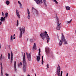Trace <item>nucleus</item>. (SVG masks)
I'll use <instances>...</instances> for the list:
<instances>
[{"label":"nucleus","mask_w":76,"mask_h":76,"mask_svg":"<svg viewBox=\"0 0 76 76\" xmlns=\"http://www.w3.org/2000/svg\"><path fill=\"white\" fill-rule=\"evenodd\" d=\"M40 38L43 40H44L46 38L47 40V43L50 41V37L47 34V31H45L44 33H41L40 34Z\"/></svg>","instance_id":"nucleus-1"},{"label":"nucleus","mask_w":76,"mask_h":76,"mask_svg":"<svg viewBox=\"0 0 76 76\" xmlns=\"http://www.w3.org/2000/svg\"><path fill=\"white\" fill-rule=\"evenodd\" d=\"M22 55L23 56V70L24 72H26V66H27V63L26 61V57L25 56V53H24V54L22 53Z\"/></svg>","instance_id":"nucleus-2"},{"label":"nucleus","mask_w":76,"mask_h":76,"mask_svg":"<svg viewBox=\"0 0 76 76\" xmlns=\"http://www.w3.org/2000/svg\"><path fill=\"white\" fill-rule=\"evenodd\" d=\"M57 75L58 76H62V73H63V72L61 71V68L59 64H58V66L57 67ZM61 72V73H60Z\"/></svg>","instance_id":"nucleus-3"},{"label":"nucleus","mask_w":76,"mask_h":76,"mask_svg":"<svg viewBox=\"0 0 76 76\" xmlns=\"http://www.w3.org/2000/svg\"><path fill=\"white\" fill-rule=\"evenodd\" d=\"M56 19L57 20V26L56 27V29L58 31H59L60 29V28L61 27V23L60 24V23L59 22V20H58V18H57V17H56Z\"/></svg>","instance_id":"nucleus-4"},{"label":"nucleus","mask_w":76,"mask_h":76,"mask_svg":"<svg viewBox=\"0 0 76 76\" xmlns=\"http://www.w3.org/2000/svg\"><path fill=\"white\" fill-rule=\"evenodd\" d=\"M32 11L33 14L34 15H38L39 14L38 11V10H37L35 8H34V7H32Z\"/></svg>","instance_id":"nucleus-5"},{"label":"nucleus","mask_w":76,"mask_h":76,"mask_svg":"<svg viewBox=\"0 0 76 76\" xmlns=\"http://www.w3.org/2000/svg\"><path fill=\"white\" fill-rule=\"evenodd\" d=\"M29 54H28V53L26 52V55L27 56V58L28 59V61H30L32 60V59L31 58V52L29 53Z\"/></svg>","instance_id":"nucleus-6"},{"label":"nucleus","mask_w":76,"mask_h":76,"mask_svg":"<svg viewBox=\"0 0 76 76\" xmlns=\"http://www.w3.org/2000/svg\"><path fill=\"white\" fill-rule=\"evenodd\" d=\"M34 1H35L38 4L41 5V4H42V0H34Z\"/></svg>","instance_id":"nucleus-7"},{"label":"nucleus","mask_w":76,"mask_h":76,"mask_svg":"<svg viewBox=\"0 0 76 76\" xmlns=\"http://www.w3.org/2000/svg\"><path fill=\"white\" fill-rule=\"evenodd\" d=\"M45 50L47 55H48V53H49L50 52V49H49V48L47 47L45 48Z\"/></svg>","instance_id":"nucleus-8"},{"label":"nucleus","mask_w":76,"mask_h":76,"mask_svg":"<svg viewBox=\"0 0 76 76\" xmlns=\"http://www.w3.org/2000/svg\"><path fill=\"white\" fill-rule=\"evenodd\" d=\"M27 13L28 14L27 18L28 19H30L31 18V14H30V12H29V10L28 8L27 9Z\"/></svg>","instance_id":"nucleus-9"},{"label":"nucleus","mask_w":76,"mask_h":76,"mask_svg":"<svg viewBox=\"0 0 76 76\" xmlns=\"http://www.w3.org/2000/svg\"><path fill=\"white\" fill-rule=\"evenodd\" d=\"M22 28H21V27L19 28V30H20V36H19V37L20 38H21L22 37L23 33H22Z\"/></svg>","instance_id":"nucleus-10"},{"label":"nucleus","mask_w":76,"mask_h":76,"mask_svg":"<svg viewBox=\"0 0 76 76\" xmlns=\"http://www.w3.org/2000/svg\"><path fill=\"white\" fill-rule=\"evenodd\" d=\"M66 40V39H65V38L64 37V34L63 33H62V37L61 39V41H64Z\"/></svg>","instance_id":"nucleus-11"},{"label":"nucleus","mask_w":76,"mask_h":76,"mask_svg":"<svg viewBox=\"0 0 76 76\" xmlns=\"http://www.w3.org/2000/svg\"><path fill=\"white\" fill-rule=\"evenodd\" d=\"M13 60V53L12 51H11V61H10L11 63H12V61Z\"/></svg>","instance_id":"nucleus-12"},{"label":"nucleus","mask_w":76,"mask_h":76,"mask_svg":"<svg viewBox=\"0 0 76 76\" xmlns=\"http://www.w3.org/2000/svg\"><path fill=\"white\" fill-rule=\"evenodd\" d=\"M16 13L17 16L18 17L19 19H20V15H19V11L18 10H16Z\"/></svg>","instance_id":"nucleus-13"},{"label":"nucleus","mask_w":76,"mask_h":76,"mask_svg":"<svg viewBox=\"0 0 76 76\" xmlns=\"http://www.w3.org/2000/svg\"><path fill=\"white\" fill-rule=\"evenodd\" d=\"M18 3L20 4V7L21 9H22L23 7H22V4L19 1H18Z\"/></svg>","instance_id":"nucleus-14"},{"label":"nucleus","mask_w":76,"mask_h":76,"mask_svg":"<svg viewBox=\"0 0 76 76\" xmlns=\"http://www.w3.org/2000/svg\"><path fill=\"white\" fill-rule=\"evenodd\" d=\"M14 70L15 71V72H16V70H17V69H16V61H14Z\"/></svg>","instance_id":"nucleus-15"},{"label":"nucleus","mask_w":76,"mask_h":76,"mask_svg":"<svg viewBox=\"0 0 76 76\" xmlns=\"http://www.w3.org/2000/svg\"><path fill=\"white\" fill-rule=\"evenodd\" d=\"M40 59H41V57H40L39 56H38L37 57V61H38V62H39V61H40Z\"/></svg>","instance_id":"nucleus-16"},{"label":"nucleus","mask_w":76,"mask_h":76,"mask_svg":"<svg viewBox=\"0 0 76 76\" xmlns=\"http://www.w3.org/2000/svg\"><path fill=\"white\" fill-rule=\"evenodd\" d=\"M0 20H1V22H5V21H6V20H5V19H4L3 18V17H2L1 18V19H0Z\"/></svg>","instance_id":"nucleus-17"},{"label":"nucleus","mask_w":76,"mask_h":76,"mask_svg":"<svg viewBox=\"0 0 76 76\" xmlns=\"http://www.w3.org/2000/svg\"><path fill=\"white\" fill-rule=\"evenodd\" d=\"M33 49H34V50H36L37 49V46H36V44H35V43L34 44L33 50Z\"/></svg>","instance_id":"nucleus-18"},{"label":"nucleus","mask_w":76,"mask_h":76,"mask_svg":"<svg viewBox=\"0 0 76 76\" xmlns=\"http://www.w3.org/2000/svg\"><path fill=\"white\" fill-rule=\"evenodd\" d=\"M22 31H23V33L24 34H25V27H24V26L23 27Z\"/></svg>","instance_id":"nucleus-19"},{"label":"nucleus","mask_w":76,"mask_h":76,"mask_svg":"<svg viewBox=\"0 0 76 76\" xmlns=\"http://www.w3.org/2000/svg\"><path fill=\"white\" fill-rule=\"evenodd\" d=\"M63 44V41H62L61 40H60L59 43V46H61L62 45V44Z\"/></svg>","instance_id":"nucleus-20"},{"label":"nucleus","mask_w":76,"mask_h":76,"mask_svg":"<svg viewBox=\"0 0 76 76\" xmlns=\"http://www.w3.org/2000/svg\"><path fill=\"white\" fill-rule=\"evenodd\" d=\"M65 8L66 10H70V7L69 6L66 7Z\"/></svg>","instance_id":"nucleus-21"},{"label":"nucleus","mask_w":76,"mask_h":76,"mask_svg":"<svg viewBox=\"0 0 76 76\" xmlns=\"http://www.w3.org/2000/svg\"><path fill=\"white\" fill-rule=\"evenodd\" d=\"M10 3V2L9 1L7 0L6 1V4L7 5H9Z\"/></svg>","instance_id":"nucleus-22"},{"label":"nucleus","mask_w":76,"mask_h":76,"mask_svg":"<svg viewBox=\"0 0 76 76\" xmlns=\"http://www.w3.org/2000/svg\"><path fill=\"white\" fill-rule=\"evenodd\" d=\"M8 59H10V53H8Z\"/></svg>","instance_id":"nucleus-23"},{"label":"nucleus","mask_w":76,"mask_h":76,"mask_svg":"<svg viewBox=\"0 0 76 76\" xmlns=\"http://www.w3.org/2000/svg\"><path fill=\"white\" fill-rule=\"evenodd\" d=\"M10 41L11 42H12V41H13V36L12 35L11 36Z\"/></svg>","instance_id":"nucleus-24"},{"label":"nucleus","mask_w":76,"mask_h":76,"mask_svg":"<svg viewBox=\"0 0 76 76\" xmlns=\"http://www.w3.org/2000/svg\"><path fill=\"white\" fill-rule=\"evenodd\" d=\"M44 63V61L43 60V56H42V64H43Z\"/></svg>","instance_id":"nucleus-25"},{"label":"nucleus","mask_w":76,"mask_h":76,"mask_svg":"<svg viewBox=\"0 0 76 76\" xmlns=\"http://www.w3.org/2000/svg\"><path fill=\"white\" fill-rule=\"evenodd\" d=\"M8 16H9V14H8V13L6 12L5 13V17L6 18H7Z\"/></svg>","instance_id":"nucleus-26"},{"label":"nucleus","mask_w":76,"mask_h":76,"mask_svg":"<svg viewBox=\"0 0 76 76\" xmlns=\"http://www.w3.org/2000/svg\"><path fill=\"white\" fill-rule=\"evenodd\" d=\"M2 56V54H1V56H0V61H1L2 60V58L3 57Z\"/></svg>","instance_id":"nucleus-27"},{"label":"nucleus","mask_w":76,"mask_h":76,"mask_svg":"<svg viewBox=\"0 0 76 76\" xmlns=\"http://www.w3.org/2000/svg\"><path fill=\"white\" fill-rule=\"evenodd\" d=\"M63 42L65 44H68L67 42V41H66V40H65Z\"/></svg>","instance_id":"nucleus-28"},{"label":"nucleus","mask_w":76,"mask_h":76,"mask_svg":"<svg viewBox=\"0 0 76 76\" xmlns=\"http://www.w3.org/2000/svg\"><path fill=\"white\" fill-rule=\"evenodd\" d=\"M19 26V20H17V26Z\"/></svg>","instance_id":"nucleus-29"},{"label":"nucleus","mask_w":76,"mask_h":76,"mask_svg":"<svg viewBox=\"0 0 76 76\" xmlns=\"http://www.w3.org/2000/svg\"><path fill=\"white\" fill-rule=\"evenodd\" d=\"M72 20L71 19L69 21H67V23H71V22H72Z\"/></svg>","instance_id":"nucleus-30"},{"label":"nucleus","mask_w":76,"mask_h":76,"mask_svg":"<svg viewBox=\"0 0 76 76\" xmlns=\"http://www.w3.org/2000/svg\"><path fill=\"white\" fill-rule=\"evenodd\" d=\"M53 0V1H54V2L56 3V4H58V2L57 1H56V0Z\"/></svg>","instance_id":"nucleus-31"},{"label":"nucleus","mask_w":76,"mask_h":76,"mask_svg":"<svg viewBox=\"0 0 76 76\" xmlns=\"http://www.w3.org/2000/svg\"><path fill=\"white\" fill-rule=\"evenodd\" d=\"M30 41L31 42H34V40L32 39H30Z\"/></svg>","instance_id":"nucleus-32"},{"label":"nucleus","mask_w":76,"mask_h":76,"mask_svg":"<svg viewBox=\"0 0 76 76\" xmlns=\"http://www.w3.org/2000/svg\"><path fill=\"white\" fill-rule=\"evenodd\" d=\"M46 2H44L45 6V7H47V4H46Z\"/></svg>","instance_id":"nucleus-33"},{"label":"nucleus","mask_w":76,"mask_h":76,"mask_svg":"<svg viewBox=\"0 0 76 76\" xmlns=\"http://www.w3.org/2000/svg\"><path fill=\"white\" fill-rule=\"evenodd\" d=\"M0 65L1 67H3V64H2V63H1V62Z\"/></svg>","instance_id":"nucleus-34"},{"label":"nucleus","mask_w":76,"mask_h":76,"mask_svg":"<svg viewBox=\"0 0 76 76\" xmlns=\"http://www.w3.org/2000/svg\"><path fill=\"white\" fill-rule=\"evenodd\" d=\"M47 67L48 68V69L49 68V65H48V64L47 65Z\"/></svg>","instance_id":"nucleus-35"},{"label":"nucleus","mask_w":76,"mask_h":76,"mask_svg":"<svg viewBox=\"0 0 76 76\" xmlns=\"http://www.w3.org/2000/svg\"><path fill=\"white\" fill-rule=\"evenodd\" d=\"M5 75L7 76H9V75L8 74H7L6 73H5Z\"/></svg>","instance_id":"nucleus-36"},{"label":"nucleus","mask_w":76,"mask_h":76,"mask_svg":"<svg viewBox=\"0 0 76 76\" xmlns=\"http://www.w3.org/2000/svg\"><path fill=\"white\" fill-rule=\"evenodd\" d=\"M1 71H3V67H1Z\"/></svg>","instance_id":"nucleus-37"},{"label":"nucleus","mask_w":76,"mask_h":76,"mask_svg":"<svg viewBox=\"0 0 76 76\" xmlns=\"http://www.w3.org/2000/svg\"><path fill=\"white\" fill-rule=\"evenodd\" d=\"M39 53H41V50L40 48H39Z\"/></svg>","instance_id":"nucleus-38"},{"label":"nucleus","mask_w":76,"mask_h":76,"mask_svg":"<svg viewBox=\"0 0 76 76\" xmlns=\"http://www.w3.org/2000/svg\"><path fill=\"white\" fill-rule=\"evenodd\" d=\"M2 15L3 16H4V14L3 13V12H2Z\"/></svg>","instance_id":"nucleus-39"},{"label":"nucleus","mask_w":76,"mask_h":76,"mask_svg":"<svg viewBox=\"0 0 76 76\" xmlns=\"http://www.w3.org/2000/svg\"><path fill=\"white\" fill-rule=\"evenodd\" d=\"M1 75L2 76V75H3V71H1Z\"/></svg>","instance_id":"nucleus-40"},{"label":"nucleus","mask_w":76,"mask_h":76,"mask_svg":"<svg viewBox=\"0 0 76 76\" xmlns=\"http://www.w3.org/2000/svg\"><path fill=\"white\" fill-rule=\"evenodd\" d=\"M2 24V21L0 22V25H1Z\"/></svg>","instance_id":"nucleus-41"},{"label":"nucleus","mask_w":76,"mask_h":76,"mask_svg":"<svg viewBox=\"0 0 76 76\" xmlns=\"http://www.w3.org/2000/svg\"><path fill=\"white\" fill-rule=\"evenodd\" d=\"M44 3L46 2V0H43Z\"/></svg>","instance_id":"nucleus-42"},{"label":"nucleus","mask_w":76,"mask_h":76,"mask_svg":"<svg viewBox=\"0 0 76 76\" xmlns=\"http://www.w3.org/2000/svg\"><path fill=\"white\" fill-rule=\"evenodd\" d=\"M20 64L21 65V66H22V63L20 62Z\"/></svg>","instance_id":"nucleus-43"},{"label":"nucleus","mask_w":76,"mask_h":76,"mask_svg":"<svg viewBox=\"0 0 76 76\" xmlns=\"http://www.w3.org/2000/svg\"><path fill=\"white\" fill-rule=\"evenodd\" d=\"M3 18L5 20H6V17H3Z\"/></svg>","instance_id":"nucleus-44"},{"label":"nucleus","mask_w":76,"mask_h":76,"mask_svg":"<svg viewBox=\"0 0 76 76\" xmlns=\"http://www.w3.org/2000/svg\"><path fill=\"white\" fill-rule=\"evenodd\" d=\"M1 49V44L0 43V50Z\"/></svg>","instance_id":"nucleus-45"},{"label":"nucleus","mask_w":76,"mask_h":76,"mask_svg":"<svg viewBox=\"0 0 76 76\" xmlns=\"http://www.w3.org/2000/svg\"><path fill=\"white\" fill-rule=\"evenodd\" d=\"M2 59H4V56H3L2 57Z\"/></svg>","instance_id":"nucleus-46"},{"label":"nucleus","mask_w":76,"mask_h":76,"mask_svg":"<svg viewBox=\"0 0 76 76\" xmlns=\"http://www.w3.org/2000/svg\"><path fill=\"white\" fill-rule=\"evenodd\" d=\"M28 40H29V38H28L27 39V41H28Z\"/></svg>","instance_id":"nucleus-47"},{"label":"nucleus","mask_w":76,"mask_h":76,"mask_svg":"<svg viewBox=\"0 0 76 76\" xmlns=\"http://www.w3.org/2000/svg\"><path fill=\"white\" fill-rule=\"evenodd\" d=\"M40 52H39V56L40 55Z\"/></svg>","instance_id":"nucleus-48"},{"label":"nucleus","mask_w":76,"mask_h":76,"mask_svg":"<svg viewBox=\"0 0 76 76\" xmlns=\"http://www.w3.org/2000/svg\"><path fill=\"white\" fill-rule=\"evenodd\" d=\"M15 36V34H14L13 35V37H14Z\"/></svg>","instance_id":"nucleus-49"},{"label":"nucleus","mask_w":76,"mask_h":76,"mask_svg":"<svg viewBox=\"0 0 76 76\" xmlns=\"http://www.w3.org/2000/svg\"><path fill=\"white\" fill-rule=\"evenodd\" d=\"M13 39H15V38H16L15 37H13Z\"/></svg>","instance_id":"nucleus-50"},{"label":"nucleus","mask_w":76,"mask_h":76,"mask_svg":"<svg viewBox=\"0 0 76 76\" xmlns=\"http://www.w3.org/2000/svg\"><path fill=\"white\" fill-rule=\"evenodd\" d=\"M66 76H68V73H67L66 74Z\"/></svg>","instance_id":"nucleus-51"},{"label":"nucleus","mask_w":76,"mask_h":76,"mask_svg":"<svg viewBox=\"0 0 76 76\" xmlns=\"http://www.w3.org/2000/svg\"><path fill=\"white\" fill-rule=\"evenodd\" d=\"M37 73H36L35 74V76H37Z\"/></svg>","instance_id":"nucleus-52"},{"label":"nucleus","mask_w":76,"mask_h":76,"mask_svg":"<svg viewBox=\"0 0 76 76\" xmlns=\"http://www.w3.org/2000/svg\"><path fill=\"white\" fill-rule=\"evenodd\" d=\"M27 76H30V75H28Z\"/></svg>","instance_id":"nucleus-53"},{"label":"nucleus","mask_w":76,"mask_h":76,"mask_svg":"<svg viewBox=\"0 0 76 76\" xmlns=\"http://www.w3.org/2000/svg\"><path fill=\"white\" fill-rule=\"evenodd\" d=\"M18 66H20V64H18Z\"/></svg>","instance_id":"nucleus-54"},{"label":"nucleus","mask_w":76,"mask_h":76,"mask_svg":"<svg viewBox=\"0 0 76 76\" xmlns=\"http://www.w3.org/2000/svg\"><path fill=\"white\" fill-rule=\"evenodd\" d=\"M5 49H7V48H6V47H5Z\"/></svg>","instance_id":"nucleus-55"},{"label":"nucleus","mask_w":76,"mask_h":76,"mask_svg":"<svg viewBox=\"0 0 76 76\" xmlns=\"http://www.w3.org/2000/svg\"><path fill=\"white\" fill-rule=\"evenodd\" d=\"M58 53L57 52V54Z\"/></svg>","instance_id":"nucleus-56"},{"label":"nucleus","mask_w":76,"mask_h":76,"mask_svg":"<svg viewBox=\"0 0 76 76\" xmlns=\"http://www.w3.org/2000/svg\"><path fill=\"white\" fill-rule=\"evenodd\" d=\"M14 3H15V2H14Z\"/></svg>","instance_id":"nucleus-57"}]
</instances>
